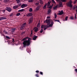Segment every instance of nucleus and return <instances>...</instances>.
Here are the masks:
<instances>
[{
	"mask_svg": "<svg viewBox=\"0 0 77 77\" xmlns=\"http://www.w3.org/2000/svg\"><path fill=\"white\" fill-rule=\"evenodd\" d=\"M51 13V9H49L48 11L47 14H50Z\"/></svg>",
	"mask_w": 77,
	"mask_h": 77,
	"instance_id": "9d476101",
	"label": "nucleus"
},
{
	"mask_svg": "<svg viewBox=\"0 0 77 77\" xmlns=\"http://www.w3.org/2000/svg\"><path fill=\"white\" fill-rule=\"evenodd\" d=\"M1 36H4V37H5V34H1Z\"/></svg>",
	"mask_w": 77,
	"mask_h": 77,
	"instance_id": "ea45409f",
	"label": "nucleus"
},
{
	"mask_svg": "<svg viewBox=\"0 0 77 77\" xmlns=\"http://www.w3.org/2000/svg\"><path fill=\"white\" fill-rule=\"evenodd\" d=\"M5 11H6V10H4L3 11V12H5Z\"/></svg>",
	"mask_w": 77,
	"mask_h": 77,
	"instance_id": "13d9d810",
	"label": "nucleus"
},
{
	"mask_svg": "<svg viewBox=\"0 0 77 77\" xmlns=\"http://www.w3.org/2000/svg\"><path fill=\"white\" fill-rule=\"evenodd\" d=\"M70 18L71 20H74V17H71Z\"/></svg>",
	"mask_w": 77,
	"mask_h": 77,
	"instance_id": "58836bf2",
	"label": "nucleus"
},
{
	"mask_svg": "<svg viewBox=\"0 0 77 77\" xmlns=\"http://www.w3.org/2000/svg\"><path fill=\"white\" fill-rule=\"evenodd\" d=\"M27 38H28L27 37H26L25 38H23V39H22L21 41H27Z\"/></svg>",
	"mask_w": 77,
	"mask_h": 77,
	"instance_id": "4468645a",
	"label": "nucleus"
},
{
	"mask_svg": "<svg viewBox=\"0 0 77 77\" xmlns=\"http://www.w3.org/2000/svg\"><path fill=\"white\" fill-rule=\"evenodd\" d=\"M44 27H45V25H42L41 26V29H44Z\"/></svg>",
	"mask_w": 77,
	"mask_h": 77,
	"instance_id": "6ab92c4d",
	"label": "nucleus"
},
{
	"mask_svg": "<svg viewBox=\"0 0 77 77\" xmlns=\"http://www.w3.org/2000/svg\"><path fill=\"white\" fill-rule=\"evenodd\" d=\"M38 38V36H36L35 35L33 36V40H36V38Z\"/></svg>",
	"mask_w": 77,
	"mask_h": 77,
	"instance_id": "f8f14e48",
	"label": "nucleus"
},
{
	"mask_svg": "<svg viewBox=\"0 0 77 77\" xmlns=\"http://www.w3.org/2000/svg\"><path fill=\"white\" fill-rule=\"evenodd\" d=\"M16 28H12L11 30L13 31V30H14L15 31V30H16Z\"/></svg>",
	"mask_w": 77,
	"mask_h": 77,
	"instance_id": "49530a36",
	"label": "nucleus"
},
{
	"mask_svg": "<svg viewBox=\"0 0 77 77\" xmlns=\"http://www.w3.org/2000/svg\"><path fill=\"white\" fill-rule=\"evenodd\" d=\"M33 1H34V0H29L28 1V2L32 3V2H33Z\"/></svg>",
	"mask_w": 77,
	"mask_h": 77,
	"instance_id": "5701e85b",
	"label": "nucleus"
},
{
	"mask_svg": "<svg viewBox=\"0 0 77 77\" xmlns=\"http://www.w3.org/2000/svg\"><path fill=\"white\" fill-rule=\"evenodd\" d=\"M63 10H62L61 11L60 13H58V14L60 15H63Z\"/></svg>",
	"mask_w": 77,
	"mask_h": 77,
	"instance_id": "9b49d317",
	"label": "nucleus"
},
{
	"mask_svg": "<svg viewBox=\"0 0 77 77\" xmlns=\"http://www.w3.org/2000/svg\"><path fill=\"white\" fill-rule=\"evenodd\" d=\"M37 27H38L39 28V27H40V23H38L37 26Z\"/></svg>",
	"mask_w": 77,
	"mask_h": 77,
	"instance_id": "412c9836",
	"label": "nucleus"
},
{
	"mask_svg": "<svg viewBox=\"0 0 77 77\" xmlns=\"http://www.w3.org/2000/svg\"><path fill=\"white\" fill-rule=\"evenodd\" d=\"M59 5V6H62V2H60Z\"/></svg>",
	"mask_w": 77,
	"mask_h": 77,
	"instance_id": "2f4dec72",
	"label": "nucleus"
},
{
	"mask_svg": "<svg viewBox=\"0 0 77 77\" xmlns=\"http://www.w3.org/2000/svg\"><path fill=\"white\" fill-rule=\"evenodd\" d=\"M40 74L41 75H43V72H40Z\"/></svg>",
	"mask_w": 77,
	"mask_h": 77,
	"instance_id": "79ce46f5",
	"label": "nucleus"
},
{
	"mask_svg": "<svg viewBox=\"0 0 77 77\" xmlns=\"http://www.w3.org/2000/svg\"><path fill=\"white\" fill-rule=\"evenodd\" d=\"M41 5H38L37 6V7L39 9L41 8Z\"/></svg>",
	"mask_w": 77,
	"mask_h": 77,
	"instance_id": "cd10ccee",
	"label": "nucleus"
},
{
	"mask_svg": "<svg viewBox=\"0 0 77 77\" xmlns=\"http://www.w3.org/2000/svg\"><path fill=\"white\" fill-rule=\"evenodd\" d=\"M53 6V4H52L51 5L48 7V8H50V9H52Z\"/></svg>",
	"mask_w": 77,
	"mask_h": 77,
	"instance_id": "aec40b11",
	"label": "nucleus"
},
{
	"mask_svg": "<svg viewBox=\"0 0 77 77\" xmlns=\"http://www.w3.org/2000/svg\"><path fill=\"white\" fill-rule=\"evenodd\" d=\"M33 17H31V18L29 19V24H30V23H32V21H33Z\"/></svg>",
	"mask_w": 77,
	"mask_h": 77,
	"instance_id": "39448f33",
	"label": "nucleus"
},
{
	"mask_svg": "<svg viewBox=\"0 0 77 77\" xmlns=\"http://www.w3.org/2000/svg\"><path fill=\"white\" fill-rule=\"evenodd\" d=\"M8 2H9V0H4V2L5 3H7Z\"/></svg>",
	"mask_w": 77,
	"mask_h": 77,
	"instance_id": "c756f323",
	"label": "nucleus"
},
{
	"mask_svg": "<svg viewBox=\"0 0 77 77\" xmlns=\"http://www.w3.org/2000/svg\"><path fill=\"white\" fill-rule=\"evenodd\" d=\"M52 1V2L53 3H54V4H55L56 2H55V1L54 0H51Z\"/></svg>",
	"mask_w": 77,
	"mask_h": 77,
	"instance_id": "a878e982",
	"label": "nucleus"
},
{
	"mask_svg": "<svg viewBox=\"0 0 77 77\" xmlns=\"http://www.w3.org/2000/svg\"><path fill=\"white\" fill-rule=\"evenodd\" d=\"M38 28H36L35 30V32H38Z\"/></svg>",
	"mask_w": 77,
	"mask_h": 77,
	"instance_id": "a211bd4d",
	"label": "nucleus"
},
{
	"mask_svg": "<svg viewBox=\"0 0 77 77\" xmlns=\"http://www.w3.org/2000/svg\"><path fill=\"white\" fill-rule=\"evenodd\" d=\"M20 15H21L20 13H18L16 14V16H20Z\"/></svg>",
	"mask_w": 77,
	"mask_h": 77,
	"instance_id": "393cba45",
	"label": "nucleus"
},
{
	"mask_svg": "<svg viewBox=\"0 0 77 77\" xmlns=\"http://www.w3.org/2000/svg\"><path fill=\"white\" fill-rule=\"evenodd\" d=\"M25 10L24 9H22L21 10H19L18 11V12H23V11H24Z\"/></svg>",
	"mask_w": 77,
	"mask_h": 77,
	"instance_id": "f3484780",
	"label": "nucleus"
},
{
	"mask_svg": "<svg viewBox=\"0 0 77 77\" xmlns=\"http://www.w3.org/2000/svg\"><path fill=\"white\" fill-rule=\"evenodd\" d=\"M7 19L6 17H0V21H2L3 20H6Z\"/></svg>",
	"mask_w": 77,
	"mask_h": 77,
	"instance_id": "6e6552de",
	"label": "nucleus"
},
{
	"mask_svg": "<svg viewBox=\"0 0 77 77\" xmlns=\"http://www.w3.org/2000/svg\"><path fill=\"white\" fill-rule=\"evenodd\" d=\"M72 1H70L69 2H68L67 4V5L69 7H70L71 8H72V5H71L72 4Z\"/></svg>",
	"mask_w": 77,
	"mask_h": 77,
	"instance_id": "20e7f679",
	"label": "nucleus"
},
{
	"mask_svg": "<svg viewBox=\"0 0 77 77\" xmlns=\"http://www.w3.org/2000/svg\"><path fill=\"white\" fill-rule=\"evenodd\" d=\"M57 8V6H56L55 7H54V9H56Z\"/></svg>",
	"mask_w": 77,
	"mask_h": 77,
	"instance_id": "f704fd0d",
	"label": "nucleus"
},
{
	"mask_svg": "<svg viewBox=\"0 0 77 77\" xmlns=\"http://www.w3.org/2000/svg\"><path fill=\"white\" fill-rule=\"evenodd\" d=\"M12 15H13V14H11L10 15V16L12 17Z\"/></svg>",
	"mask_w": 77,
	"mask_h": 77,
	"instance_id": "8fccbe9b",
	"label": "nucleus"
},
{
	"mask_svg": "<svg viewBox=\"0 0 77 77\" xmlns=\"http://www.w3.org/2000/svg\"><path fill=\"white\" fill-rule=\"evenodd\" d=\"M54 18H56L57 17V14H56L55 13L54 14Z\"/></svg>",
	"mask_w": 77,
	"mask_h": 77,
	"instance_id": "7c9ffc66",
	"label": "nucleus"
},
{
	"mask_svg": "<svg viewBox=\"0 0 77 77\" xmlns=\"http://www.w3.org/2000/svg\"><path fill=\"white\" fill-rule=\"evenodd\" d=\"M26 23H24L22 25L20 28V30H22L23 29L25 28V27L26 26Z\"/></svg>",
	"mask_w": 77,
	"mask_h": 77,
	"instance_id": "7ed1b4c3",
	"label": "nucleus"
},
{
	"mask_svg": "<svg viewBox=\"0 0 77 77\" xmlns=\"http://www.w3.org/2000/svg\"><path fill=\"white\" fill-rule=\"evenodd\" d=\"M36 9L37 11H38V10H39V9L38 7H37L36 8Z\"/></svg>",
	"mask_w": 77,
	"mask_h": 77,
	"instance_id": "a18cd8bd",
	"label": "nucleus"
},
{
	"mask_svg": "<svg viewBox=\"0 0 77 77\" xmlns=\"http://www.w3.org/2000/svg\"><path fill=\"white\" fill-rule=\"evenodd\" d=\"M75 19H76V14H75Z\"/></svg>",
	"mask_w": 77,
	"mask_h": 77,
	"instance_id": "4d7b16f0",
	"label": "nucleus"
},
{
	"mask_svg": "<svg viewBox=\"0 0 77 77\" xmlns=\"http://www.w3.org/2000/svg\"><path fill=\"white\" fill-rule=\"evenodd\" d=\"M35 76H36V77H39V75H38V74H36L35 75Z\"/></svg>",
	"mask_w": 77,
	"mask_h": 77,
	"instance_id": "09e8293b",
	"label": "nucleus"
},
{
	"mask_svg": "<svg viewBox=\"0 0 77 77\" xmlns=\"http://www.w3.org/2000/svg\"><path fill=\"white\" fill-rule=\"evenodd\" d=\"M51 1H50L48 2V4H47L48 6H50V4L51 3Z\"/></svg>",
	"mask_w": 77,
	"mask_h": 77,
	"instance_id": "ddd939ff",
	"label": "nucleus"
},
{
	"mask_svg": "<svg viewBox=\"0 0 77 77\" xmlns=\"http://www.w3.org/2000/svg\"><path fill=\"white\" fill-rule=\"evenodd\" d=\"M27 38L28 40L24 41L23 42L24 47H26V46H29V45H30V40L32 39L30 38H29V37Z\"/></svg>",
	"mask_w": 77,
	"mask_h": 77,
	"instance_id": "f257e3e1",
	"label": "nucleus"
},
{
	"mask_svg": "<svg viewBox=\"0 0 77 77\" xmlns=\"http://www.w3.org/2000/svg\"><path fill=\"white\" fill-rule=\"evenodd\" d=\"M18 7L17 5L14 6L13 7V8L14 9H17V8H18Z\"/></svg>",
	"mask_w": 77,
	"mask_h": 77,
	"instance_id": "2eb2a0df",
	"label": "nucleus"
},
{
	"mask_svg": "<svg viewBox=\"0 0 77 77\" xmlns=\"http://www.w3.org/2000/svg\"><path fill=\"white\" fill-rule=\"evenodd\" d=\"M75 71L76 72H77V69H75Z\"/></svg>",
	"mask_w": 77,
	"mask_h": 77,
	"instance_id": "6e6d98bb",
	"label": "nucleus"
},
{
	"mask_svg": "<svg viewBox=\"0 0 77 77\" xmlns=\"http://www.w3.org/2000/svg\"><path fill=\"white\" fill-rule=\"evenodd\" d=\"M31 35H32L33 34L32 32V30H31Z\"/></svg>",
	"mask_w": 77,
	"mask_h": 77,
	"instance_id": "bf43d9fd",
	"label": "nucleus"
},
{
	"mask_svg": "<svg viewBox=\"0 0 77 77\" xmlns=\"http://www.w3.org/2000/svg\"><path fill=\"white\" fill-rule=\"evenodd\" d=\"M75 7H74L73 8V10H75Z\"/></svg>",
	"mask_w": 77,
	"mask_h": 77,
	"instance_id": "3c124183",
	"label": "nucleus"
},
{
	"mask_svg": "<svg viewBox=\"0 0 77 77\" xmlns=\"http://www.w3.org/2000/svg\"><path fill=\"white\" fill-rule=\"evenodd\" d=\"M12 40H13V41H12V42H14V38H12Z\"/></svg>",
	"mask_w": 77,
	"mask_h": 77,
	"instance_id": "603ef678",
	"label": "nucleus"
},
{
	"mask_svg": "<svg viewBox=\"0 0 77 77\" xmlns=\"http://www.w3.org/2000/svg\"><path fill=\"white\" fill-rule=\"evenodd\" d=\"M36 72H37V73H38L39 72V71L38 70H37L36 71H35Z\"/></svg>",
	"mask_w": 77,
	"mask_h": 77,
	"instance_id": "864d4df0",
	"label": "nucleus"
},
{
	"mask_svg": "<svg viewBox=\"0 0 77 77\" xmlns=\"http://www.w3.org/2000/svg\"><path fill=\"white\" fill-rule=\"evenodd\" d=\"M16 1L17 2V3H19L20 2V0H16Z\"/></svg>",
	"mask_w": 77,
	"mask_h": 77,
	"instance_id": "c85d7f7f",
	"label": "nucleus"
},
{
	"mask_svg": "<svg viewBox=\"0 0 77 77\" xmlns=\"http://www.w3.org/2000/svg\"><path fill=\"white\" fill-rule=\"evenodd\" d=\"M54 21H57V22H60V21H59V20H55V19H54Z\"/></svg>",
	"mask_w": 77,
	"mask_h": 77,
	"instance_id": "c9c22d12",
	"label": "nucleus"
},
{
	"mask_svg": "<svg viewBox=\"0 0 77 77\" xmlns=\"http://www.w3.org/2000/svg\"><path fill=\"white\" fill-rule=\"evenodd\" d=\"M32 11H33V10H32V8H30L29 11L30 12H31Z\"/></svg>",
	"mask_w": 77,
	"mask_h": 77,
	"instance_id": "b1692460",
	"label": "nucleus"
},
{
	"mask_svg": "<svg viewBox=\"0 0 77 77\" xmlns=\"http://www.w3.org/2000/svg\"><path fill=\"white\" fill-rule=\"evenodd\" d=\"M31 16H32V13H29L26 14L27 17H31Z\"/></svg>",
	"mask_w": 77,
	"mask_h": 77,
	"instance_id": "1a4fd4ad",
	"label": "nucleus"
},
{
	"mask_svg": "<svg viewBox=\"0 0 77 77\" xmlns=\"http://www.w3.org/2000/svg\"><path fill=\"white\" fill-rule=\"evenodd\" d=\"M6 10L9 12H10L12 11V9H11L10 7H6Z\"/></svg>",
	"mask_w": 77,
	"mask_h": 77,
	"instance_id": "423d86ee",
	"label": "nucleus"
},
{
	"mask_svg": "<svg viewBox=\"0 0 77 77\" xmlns=\"http://www.w3.org/2000/svg\"><path fill=\"white\" fill-rule=\"evenodd\" d=\"M35 5H36V6H38V5H39V3H36L35 4Z\"/></svg>",
	"mask_w": 77,
	"mask_h": 77,
	"instance_id": "37998d69",
	"label": "nucleus"
},
{
	"mask_svg": "<svg viewBox=\"0 0 77 77\" xmlns=\"http://www.w3.org/2000/svg\"><path fill=\"white\" fill-rule=\"evenodd\" d=\"M44 30H43V29H42L41 30H40V33H42V32H43Z\"/></svg>",
	"mask_w": 77,
	"mask_h": 77,
	"instance_id": "4c0bfd02",
	"label": "nucleus"
},
{
	"mask_svg": "<svg viewBox=\"0 0 77 77\" xmlns=\"http://www.w3.org/2000/svg\"><path fill=\"white\" fill-rule=\"evenodd\" d=\"M27 5L26 4H23L21 6V7L22 8H25V7H27Z\"/></svg>",
	"mask_w": 77,
	"mask_h": 77,
	"instance_id": "0eeeda50",
	"label": "nucleus"
},
{
	"mask_svg": "<svg viewBox=\"0 0 77 77\" xmlns=\"http://www.w3.org/2000/svg\"><path fill=\"white\" fill-rule=\"evenodd\" d=\"M25 33V32H22L21 33L22 35H24V34Z\"/></svg>",
	"mask_w": 77,
	"mask_h": 77,
	"instance_id": "de8ad7c7",
	"label": "nucleus"
},
{
	"mask_svg": "<svg viewBox=\"0 0 77 77\" xmlns=\"http://www.w3.org/2000/svg\"><path fill=\"white\" fill-rule=\"evenodd\" d=\"M21 5V3L19 4L18 5H17L18 7L20 6Z\"/></svg>",
	"mask_w": 77,
	"mask_h": 77,
	"instance_id": "72a5a7b5",
	"label": "nucleus"
},
{
	"mask_svg": "<svg viewBox=\"0 0 77 77\" xmlns=\"http://www.w3.org/2000/svg\"><path fill=\"white\" fill-rule=\"evenodd\" d=\"M0 33H1V35H2V34H3V33H2V32H0Z\"/></svg>",
	"mask_w": 77,
	"mask_h": 77,
	"instance_id": "052dcab7",
	"label": "nucleus"
},
{
	"mask_svg": "<svg viewBox=\"0 0 77 77\" xmlns=\"http://www.w3.org/2000/svg\"><path fill=\"white\" fill-rule=\"evenodd\" d=\"M50 16H48L47 17V19H50Z\"/></svg>",
	"mask_w": 77,
	"mask_h": 77,
	"instance_id": "a19ab883",
	"label": "nucleus"
},
{
	"mask_svg": "<svg viewBox=\"0 0 77 77\" xmlns=\"http://www.w3.org/2000/svg\"><path fill=\"white\" fill-rule=\"evenodd\" d=\"M44 23H46L47 24H48L47 25L48 27H52L53 25V24H54L53 21H52L51 22V20L50 19H46L45 20V21H44Z\"/></svg>",
	"mask_w": 77,
	"mask_h": 77,
	"instance_id": "f03ea898",
	"label": "nucleus"
},
{
	"mask_svg": "<svg viewBox=\"0 0 77 77\" xmlns=\"http://www.w3.org/2000/svg\"><path fill=\"white\" fill-rule=\"evenodd\" d=\"M3 32H4L5 34H8V32L6 31H4Z\"/></svg>",
	"mask_w": 77,
	"mask_h": 77,
	"instance_id": "473e14b6",
	"label": "nucleus"
},
{
	"mask_svg": "<svg viewBox=\"0 0 77 77\" xmlns=\"http://www.w3.org/2000/svg\"><path fill=\"white\" fill-rule=\"evenodd\" d=\"M5 37L7 39H11V38L10 37H9V36H5Z\"/></svg>",
	"mask_w": 77,
	"mask_h": 77,
	"instance_id": "bb28decb",
	"label": "nucleus"
},
{
	"mask_svg": "<svg viewBox=\"0 0 77 77\" xmlns=\"http://www.w3.org/2000/svg\"><path fill=\"white\" fill-rule=\"evenodd\" d=\"M68 17L67 16L65 18V20L66 21H67V20H68Z\"/></svg>",
	"mask_w": 77,
	"mask_h": 77,
	"instance_id": "e433bc0d",
	"label": "nucleus"
},
{
	"mask_svg": "<svg viewBox=\"0 0 77 77\" xmlns=\"http://www.w3.org/2000/svg\"><path fill=\"white\" fill-rule=\"evenodd\" d=\"M56 1H58V2H59V0H56Z\"/></svg>",
	"mask_w": 77,
	"mask_h": 77,
	"instance_id": "680f3d73",
	"label": "nucleus"
},
{
	"mask_svg": "<svg viewBox=\"0 0 77 77\" xmlns=\"http://www.w3.org/2000/svg\"><path fill=\"white\" fill-rule=\"evenodd\" d=\"M14 32H15V30H12L11 31V32H12V33H14Z\"/></svg>",
	"mask_w": 77,
	"mask_h": 77,
	"instance_id": "5fc2aeb1",
	"label": "nucleus"
},
{
	"mask_svg": "<svg viewBox=\"0 0 77 77\" xmlns=\"http://www.w3.org/2000/svg\"><path fill=\"white\" fill-rule=\"evenodd\" d=\"M48 27V26H47V27H46V28L45 27V28H44V30H46L47 29Z\"/></svg>",
	"mask_w": 77,
	"mask_h": 77,
	"instance_id": "c03bdc74",
	"label": "nucleus"
},
{
	"mask_svg": "<svg viewBox=\"0 0 77 77\" xmlns=\"http://www.w3.org/2000/svg\"><path fill=\"white\" fill-rule=\"evenodd\" d=\"M47 4H45V5L43 7V9H45V8H46V6H47Z\"/></svg>",
	"mask_w": 77,
	"mask_h": 77,
	"instance_id": "dca6fc26",
	"label": "nucleus"
},
{
	"mask_svg": "<svg viewBox=\"0 0 77 77\" xmlns=\"http://www.w3.org/2000/svg\"><path fill=\"white\" fill-rule=\"evenodd\" d=\"M40 4H41V5H42V4H43V1H42V0H40Z\"/></svg>",
	"mask_w": 77,
	"mask_h": 77,
	"instance_id": "4be33fe9",
	"label": "nucleus"
}]
</instances>
